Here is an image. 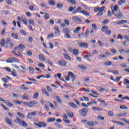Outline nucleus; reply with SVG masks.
I'll return each instance as SVG.
<instances>
[{
	"label": "nucleus",
	"mask_w": 129,
	"mask_h": 129,
	"mask_svg": "<svg viewBox=\"0 0 129 129\" xmlns=\"http://www.w3.org/2000/svg\"><path fill=\"white\" fill-rule=\"evenodd\" d=\"M104 10H105V7L103 6L102 7H97V17H101V16L103 15Z\"/></svg>",
	"instance_id": "nucleus-1"
},
{
	"label": "nucleus",
	"mask_w": 129,
	"mask_h": 129,
	"mask_svg": "<svg viewBox=\"0 0 129 129\" xmlns=\"http://www.w3.org/2000/svg\"><path fill=\"white\" fill-rule=\"evenodd\" d=\"M16 120L18 121V123L21 125L22 126H28V124L25 120H22L19 118V117H17Z\"/></svg>",
	"instance_id": "nucleus-2"
},
{
	"label": "nucleus",
	"mask_w": 129,
	"mask_h": 129,
	"mask_svg": "<svg viewBox=\"0 0 129 129\" xmlns=\"http://www.w3.org/2000/svg\"><path fill=\"white\" fill-rule=\"evenodd\" d=\"M7 63H14V62H20V60L15 57H9L8 60H6Z\"/></svg>",
	"instance_id": "nucleus-3"
},
{
	"label": "nucleus",
	"mask_w": 129,
	"mask_h": 129,
	"mask_svg": "<svg viewBox=\"0 0 129 129\" xmlns=\"http://www.w3.org/2000/svg\"><path fill=\"white\" fill-rule=\"evenodd\" d=\"M79 112L82 116H86V113L88 112V109L85 108L82 110H80Z\"/></svg>",
	"instance_id": "nucleus-4"
},
{
	"label": "nucleus",
	"mask_w": 129,
	"mask_h": 129,
	"mask_svg": "<svg viewBox=\"0 0 129 129\" xmlns=\"http://www.w3.org/2000/svg\"><path fill=\"white\" fill-rule=\"evenodd\" d=\"M72 20H73L74 22H79L80 23H82V19L79 18L76 16H73Z\"/></svg>",
	"instance_id": "nucleus-5"
},
{
	"label": "nucleus",
	"mask_w": 129,
	"mask_h": 129,
	"mask_svg": "<svg viewBox=\"0 0 129 129\" xmlns=\"http://www.w3.org/2000/svg\"><path fill=\"white\" fill-rule=\"evenodd\" d=\"M58 65L61 67H66V65H67V62L64 60H59L58 62Z\"/></svg>",
	"instance_id": "nucleus-6"
},
{
	"label": "nucleus",
	"mask_w": 129,
	"mask_h": 129,
	"mask_svg": "<svg viewBox=\"0 0 129 129\" xmlns=\"http://www.w3.org/2000/svg\"><path fill=\"white\" fill-rule=\"evenodd\" d=\"M79 46L80 48H86L87 49L88 48V44L86 43L80 42L79 43Z\"/></svg>",
	"instance_id": "nucleus-7"
},
{
	"label": "nucleus",
	"mask_w": 129,
	"mask_h": 129,
	"mask_svg": "<svg viewBox=\"0 0 129 129\" xmlns=\"http://www.w3.org/2000/svg\"><path fill=\"white\" fill-rule=\"evenodd\" d=\"M26 48V46L23 44H20L18 46V51H20V52H22L23 51H24V49Z\"/></svg>",
	"instance_id": "nucleus-8"
},
{
	"label": "nucleus",
	"mask_w": 129,
	"mask_h": 129,
	"mask_svg": "<svg viewBox=\"0 0 129 129\" xmlns=\"http://www.w3.org/2000/svg\"><path fill=\"white\" fill-rule=\"evenodd\" d=\"M69 76L71 77V78L72 79L73 81H74V80L75 78H76V76L74 75V74L71 72H68Z\"/></svg>",
	"instance_id": "nucleus-9"
},
{
	"label": "nucleus",
	"mask_w": 129,
	"mask_h": 129,
	"mask_svg": "<svg viewBox=\"0 0 129 129\" xmlns=\"http://www.w3.org/2000/svg\"><path fill=\"white\" fill-rule=\"evenodd\" d=\"M5 120L8 124H9V125H13V121L9 117H5Z\"/></svg>",
	"instance_id": "nucleus-10"
},
{
	"label": "nucleus",
	"mask_w": 129,
	"mask_h": 129,
	"mask_svg": "<svg viewBox=\"0 0 129 129\" xmlns=\"http://www.w3.org/2000/svg\"><path fill=\"white\" fill-rule=\"evenodd\" d=\"M67 114L70 117V118H72L74 116L73 112L70 111L69 110H67L66 111Z\"/></svg>",
	"instance_id": "nucleus-11"
},
{
	"label": "nucleus",
	"mask_w": 129,
	"mask_h": 129,
	"mask_svg": "<svg viewBox=\"0 0 129 129\" xmlns=\"http://www.w3.org/2000/svg\"><path fill=\"white\" fill-rule=\"evenodd\" d=\"M82 8L81 7H78L77 9L73 12V15H75V14H77V13H79L80 11H82Z\"/></svg>",
	"instance_id": "nucleus-12"
},
{
	"label": "nucleus",
	"mask_w": 129,
	"mask_h": 129,
	"mask_svg": "<svg viewBox=\"0 0 129 129\" xmlns=\"http://www.w3.org/2000/svg\"><path fill=\"white\" fill-rule=\"evenodd\" d=\"M11 37H12L13 39H15V40H18L19 38V35L16 34L15 33H12Z\"/></svg>",
	"instance_id": "nucleus-13"
},
{
	"label": "nucleus",
	"mask_w": 129,
	"mask_h": 129,
	"mask_svg": "<svg viewBox=\"0 0 129 129\" xmlns=\"http://www.w3.org/2000/svg\"><path fill=\"white\" fill-rule=\"evenodd\" d=\"M126 23H127V20H121V21H118L116 23V24L117 25H122L123 24H126Z\"/></svg>",
	"instance_id": "nucleus-14"
},
{
	"label": "nucleus",
	"mask_w": 129,
	"mask_h": 129,
	"mask_svg": "<svg viewBox=\"0 0 129 129\" xmlns=\"http://www.w3.org/2000/svg\"><path fill=\"white\" fill-rule=\"evenodd\" d=\"M54 99L56 100L57 102L58 103H60V104H62L63 102H62V100H61V99H60V97L58 96H56Z\"/></svg>",
	"instance_id": "nucleus-15"
},
{
	"label": "nucleus",
	"mask_w": 129,
	"mask_h": 129,
	"mask_svg": "<svg viewBox=\"0 0 129 129\" xmlns=\"http://www.w3.org/2000/svg\"><path fill=\"white\" fill-rule=\"evenodd\" d=\"M0 45L1 47H5V46H6V40H5V39H1L0 42Z\"/></svg>",
	"instance_id": "nucleus-16"
},
{
	"label": "nucleus",
	"mask_w": 129,
	"mask_h": 129,
	"mask_svg": "<svg viewBox=\"0 0 129 129\" xmlns=\"http://www.w3.org/2000/svg\"><path fill=\"white\" fill-rule=\"evenodd\" d=\"M69 104L71 106V107H72L73 108H78L77 105H76V104H75L73 102L69 103Z\"/></svg>",
	"instance_id": "nucleus-17"
},
{
	"label": "nucleus",
	"mask_w": 129,
	"mask_h": 129,
	"mask_svg": "<svg viewBox=\"0 0 129 129\" xmlns=\"http://www.w3.org/2000/svg\"><path fill=\"white\" fill-rule=\"evenodd\" d=\"M63 56L64 57V58L66 59V60H68L69 61H71V57L69 56V55L64 53Z\"/></svg>",
	"instance_id": "nucleus-18"
},
{
	"label": "nucleus",
	"mask_w": 129,
	"mask_h": 129,
	"mask_svg": "<svg viewBox=\"0 0 129 129\" xmlns=\"http://www.w3.org/2000/svg\"><path fill=\"white\" fill-rule=\"evenodd\" d=\"M101 31L105 33L107 31H108V27L107 26H103V27H102Z\"/></svg>",
	"instance_id": "nucleus-19"
},
{
	"label": "nucleus",
	"mask_w": 129,
	"mask_h": 129,
	"mask_svg": "<svg viewBox=\"0 0 129 129\" xmlns=\"http://www.w3.org/2000/svg\"><path fill=\"white\" fill-rule=\"evenodd\" d=\"M23 99L24 100H29L30 99V97L27 96L26 94H24L23 96H21Z\"/></svg>",
	"instance_id": "nucleus-20"
},
{
	"label": "nucleus",
	"mask_w": 129,
	"mask_h": 129,
	"mask_svg": "<svg viewBox=\"0 0 129 129\" xmlns=\"http://www.w3.org/2000/svg\"><path fill=\"white\" fill-rule=\"evenodd\" d=\"M55 120H56V118L52 117V118H48L47 119V121L48 122H53L54 121H55Z\"/></svg>",
	"instance_id": "nucleus-21"
},
{
	"label": "nucleus",
	"mask_w": 129,
	"mask_h": 129,
	"mask_svg": "<svg viewBox=\"0 0 129 129\" xmlns=\"http://www.w3.org/2000/svg\"><path fill=\"white\" fill-rule=\"evenodd\" d=\"M4 102L8 106H10V107L14 106V104H13L12 103L10 102V101L7 100V101H5V102Z\"/></svg>",
	"instance_id": "nucleus-22"
},
{
	"label": "nucleus",
	"mask_w": 129,
	"mask_h": 129,
	"mask_svg": "<svg viewBox=\"0 0 129 129\" xmlns=\"http://www.w3.org/2000/svg\"><path fill=\"white\" fill-rule=\"evenodd\" d=\"M11 74L13 77H17V76H18V75L17 74V71H16V70H14L13 71H12Z\"/></svg>",
	"instance_id": "nucleus-23"
},
{
	"label": "nucleus",
	"mask_w": 129,
	"mask_h": 129,
	"mask_svg": "<svg viewBox=\"0 0 129 129\" xmlns=\"http://www.w3.org/2000/svg\"><path fill=\"white\" fill-rule=\"evenodd\" d=\"M79 14H83L84 16H89V13H87V12L83 10L82 11L79 12Z\"/></svg>",
	"instance_id": "nucleus-24"
},
{
	"label": "nucleus",
	"mask_w": 129,
	"mask_h": 129,
	"mask_svg": "<svg viewBox=\"0 0 129 129\" xmlns=\"http://www.w3.org/2000/svg\"><path fill=\"white\" fill-rule=\"evenodd\" d=\"M113 121L114 122V123H116L117 124H119L120 125H124V123L122 122L116 120H114Z\"/></svg>",
	"instance_id": "nucleus-25"
},
{
	"label": "nucleus",
	"mask_w": 129,
	"mask_h": 129,
	"mask_svg": "<svg viewBox=\"0 0 129 129\" xmlns=\"http://www.w3.org/2000/svg\"><path fill=\"white\" fill-rule=\"evenodd\" d=\"M28 69H29V71L30 73H31V74H34L35 72H34V70L33 68L29 67L28 68Z\"/></svg>",
	"instance_id": "nucleus-26"
},
{
	"label": "nucleus",
	"mask_w": 129,
	"mask_h": 129,
	"mask_svg": "<svg viewBox=\"0 0 129 129\" xmlns=\"http://www.w3.org/2000/svg\"><path fill=\"white\" fill-rule=\"evenodd\" d=\"M39 124H40L41 127H45L47 126V124L43 121L39 122Z\"/></svg>",
	"instance_id": "nucleus-27"
},
{
	"label": "nucleus",
	"mask_w": 129,
	"mask_h": 129,
	"mask_svg": "<svg viewBox=\"0 0 129 129\" xmlns=\"http://www.w3.org/2000/svg\"><path fill=\"white\" fill-rule=\"evenodd\" d=\"M48 5H49V6H55V2L53 0H49L48 1Z\"/></svg>",
	"instance_id": "nucleus-28"
},
{
	"label": "nucleus",
	"mask_w": 129,
	"mask_h": 129,
	"mask_svg": "<svg viewBox=\"0 0 129 129\" xmlns=\"http://www.w3.org/2000/svg\"><path fill=\"white\" fill-rule=\"evenodd\" d=\"M62 32L63 33V34H69V33H70V30H69L67 28H65L63 29Z\"/></svg>",
	"instance_id": "nucleus-29"
},
{
	"label": "nucleus",
	"mask_w": 129,
	"mask_h": 129,
	"mask_svg": "<svg viewBox=\"0 0 129 129\" xmlns=\"http://www.w3.org/2000/svg\"><path fill=\"white\" fill-rule=\"evenodd\" d=\"M88 36H89V30H88V29H87L84 33L85 38H87Z\"/></svg>",
	"instance_id": "nucleus-30"
},
{
	"label": "nucleus",
	"mask_w": 129,
	"mask_h": 129,
	"mask_svg": "<svg viewBox=\"0 0 129 129\" xmlns=\"http://www.w3.org/2000/svg\"><path fill=\"white\" fill-rule=\"evenodd\" d=\"M104 64L105 66H110V65H112V62H111V61H105Z\"/></svg>",
	"instance_id": "nucleus-31"
},
{
	"label": "nucleus",
	"mask_w": 129,
	"mask_h": 129,
	"mask_svg": "<svg viewBox=\"0 0 129 129\" xmlns=\"http://www.w3.org/2000/svg\"><path fill=\"white\" fill-rule=\"evenodd\" d=\"M78 50H77V49H74L73 50V54L74 55H75V56H77V55H78Z\"/></svg>",
	"instance_id": "nucleus-32"
},
{
	"label": "nucleus",
	"mask_w": 129,
	"mask_h": 129,
	"mask_svg": "<svg viewBox=\"0 0 129 129\" xmlns=\"http://www.w3.org/2000/svg\"><path fill=\"white\" fill-rule=\"evenodd\" d=\"M81 30V27H78L76 28V30H74V34H77L78 32H79Z\"/></svg>",
	"instance_id": "nucleus-33"
},
{
	"label": "nucleus",
	"mask_w": 129,
	"mask_h": 129,
	"mask_svg": "<svg viewBox=\"0 0 129 129\" xmlns=\"http://www.w3.org/2000/svg\"><path fill=\"white\" fill-rule=\"evenodd\" d=\"M39 59L41 60V61H45V57L43 54H40L39 56Z\"/></svg>",
	"instance_id": "nucleus-34"
},
{
	"label": "nucleus",
	"mask_w": 129,
	"mask_h": 129,
	"mask_svg": "<svg viewBox=\"0 0 129 129\" xmlns=\"http://www.w3.org/2000/svg\"><path fill=\"white\" fill-rule=\"evenodd\" d=\"M54 125H55V126H57V127H58V128H62L63 127L62 126V125H61V124H60L58 123L57 122H55L54 123Z\"/></svg>",
	"instance_id": "nucleus-35"
},
{
	"label": "nucleus",
	"mask_w": 129,
	"mask_h": 129,
	"mask_svg": "<svg viewBox=\"0 0 129 129\" xmlns=\"http://www.w3.org/2000/svg\"><path fill=\"white\" fill-rule=\"evenodd\" d=\"M125 3V0H120L118 2V6H121V5Z\"/></svg>",
	"instance_id": "nucleus-36"
},
{
	"label": "nucleus",
	"mask_w": 129,
	"mask_h": 129,
	"mask_svg": "<svg viewBox=\"0 0 129 129\" xmlns=\"http://www.w3.org/2000/svg\"><path fill=\"white\" fill-rule=\"evenodd\" d=\"M38 97H39V93H38V92L35 93V94L33 97V99H37V98H38Z\"/></svg>",
	"instance_id": "nucleus-37"
},
{
	"label": "nucleus",
	"mask_w": 129,
	"mask_h": 129,
	"mask_svg": "<svg viewBox=\"0 0 129 129\" xmlns=\"http://www.w3.org/2000/svg\"><path fill=\"white\" fill-rule=\"evenodd\" d=\"M17 114L21 118H25V115H24L23 113H21L20 112H17Z\"/></svg>",
	"instance_id": "nucleus-38"
},
{
	"label": "nucleus",
	"mask_w": 129,
	"mask_h": 129,
	"mask_svg": "<svg viewBox=\"0 0 129 129\" xmlns=\"http://www.w3.org/2000/svg\"><path fill=\"white\" fill-rule=\"evenodd\" d=\"M69 4H72L73 5H76V1L75 0H68Z\"/></svg>",
	"instance_id": "nucleus-39"
},
{
	"label": "nucleus",
	"mask_w": 129,
	"mask_h": 129,
	"mask_svg": "<svg viewBox=\"0 0 129 129\" xmlns=\"http://www.w3.org/2000/svg\"><path fill=\"white\" fill-rule=\"evenodd\" d=\"M75 9H76V7H70L68 9V11L70 12V13H71V12H73V11H74V10H75Z\"/></svg>",
	"instance_id": "nucleus-40"
},
{
	"label": "nucleus",
	"mask_w": 129,
	"mask_h": 129,
	"mask_svg": "<svg viewBox=\"0 0 129 129\" xmlns=\"http://www.w3.org/2000/svg\"><path fill=\"white\" fill-rule=\"evenodd\" d=\"M42 92L43 94H45L46 96H49V93L45 89L42 90Z\"/></svg>",
	"instance_id": "nucleus-41"
},
{
	"label": "nucleus",
	"mask_w": 129,
	"mask_h": 129,
	"mask_svg": "<svg viewBox=\"0 0 129 129\" xmlns=\"http://www.w3.org/2000/svg\"><path fill=\"white\" fill-rule=\"evenodd\" d=\"M30 104L31 105H36V104H38V103L36 101H31L29 102Z\"/></svg>",
	"instance_id": "nucleus-42"
},
{
	"label": "nucleus",
	"mask_w": 129,
	"mask_h": 129,
	"mask_svg": "<svg viewBox=\"0 0 129 129\" xmlns=\"http://www.w3.org/2000/svg\"><path fill=\"white\" fill-rule=\"evenodd\" d=\"M40 5L42 8H44L45 9H49V7H48V6H47V5L46 4H44L43 3H41Z\"/></svg>",
	"instance_id": "nucleus-43"
},
{
	"label": "nucleus",
	"mask_w": 129,
	"mask_h": 129,
	"mask_svg": "<svg viewBox=\"0 0 129 129\" xmlns=\"http://www.w3.org/2000/svg\"><path fill=\"white\" fill-rule=\"evenodd\" d=\"M123 84L124 85H127V84H129V80L127 79H125L124 80Z\"/></svg>",
	"instance_id": "nucleus-44"
},
{
	"label": "nucleus",
	"mask_w": 129,
	"mask_h": 129,
	"mask_svg": "<svg viewBox=\"0 0 129 129\" xmlns=\"http://www.w3.org/2000/svg\"><path fill=\"white\" fill-rule=\"evenodd\" d=\"M29 24H31V25H32V26H35V22H34V20L30 19L28 21Z\"/></svg>",
	"instance_id": "nucleus-45"
},
{
	"label": "nucleus",
	"mask_w": 129,
	"mask_h": 129,
	"mask_svg": "<svg viewBox=\"0 0 129 129\" xmlns=\"http://www.w3.org/2000/svg\"><path fill=\"white\" fill-rule=\"evenodd\" d=\"M21 88L23 90H28L29 89V88H27V86H25V85H22Z\"/></svg>",
	"instance_id": "nucleus-46"
},
{
	"label": "nucleus",
	"mask_w": 129,
	"mask_h": 129,
	"mask_svg": "<svg viewBox=\"0 0 129 129\" xmlns=\"http://www.w3.org/2000/svg\"><path fill=\"white\" fill-rule=\"evenodd\" d=\"M87 124L88 125H89V126H93L94 123H93V122L92 121H88Z\"/></svg>",
	"instance_id": "nucleus-47"
},
{
	"label": "nucleus",
	"mask_w": 129,
	"mask_h": 129,
	"mask_svg": "<svg viewBox=\"0 0 129 129\" xmlns=\"http://www.w3.org/2000/svg\"><path fill=\"white\" fill-rule=\"evenodd\" d=\"M48 46L50 49H51V50H53V49L54 48V45L51 42L48 43Z\"/></svg>",
	"instance_id": "nucleus-48"
},
{
	"label": "nucleus",
	"mask_w": 129,
	"mask_h": 129,
	"mask_svg": "<svg viewBox=\"0 0 129 129\" xmlns=\"http://www.w3.org/2000/svg\"><path fill=\"white\" fill-rule=\"evenodd\" d=\"M44 18L46 20H49V19H50V15L48 14L47 13H45Z\"/></svg>",
	"instance_id": "nucleus-49"
},
{
	"label": "nucleus",
	"mask_w": 129,
	"mask_h": 129,
	"mask_svg": "<svg viewBox=\"0 0 129 129\" xmlns=\"http://www.w3.org/2000/svg\"><path fill=\"white\" fill-rule=\"evenodd\" d=\"M56 7L57 8V9H62V8H63V4H57Z\"/></svg>",
	"instance_id": "nucleus-50"
},
{
	"label": "nucleus",
	"mask_w": 129,
	"mask_h": 129,
	"mask_svg": "<svg viewBox=\"0 0 129 129\" xmlns=\"http://www.w3.org/2000/svg\"><path fill=\"white\" fill-rule=\"evenodd\" d=\"M108 114L109 116H113L114 114H113V112L111 111H108Z\"/></svg>",
	"instance_id": "nucleus-51"
},
{
	"label": "nucleus",
	"mask_w": 129,
	"mask_h": 129,
	"mask_svg": "<svg viewBox=\"0 0 129 129\" xmlns=\"http://www.w3.org/2000/svg\"><path fill=\"white\" fill-rule=\"evenodd\" d=\"M109 22V19H105V20H104L102 22V24H103V25H106V24H108Z\"/></svg>",
	"instance_id": "nucleus-52"
},
{
	"label": "nucleus",
	"mask_w": 129,
	"mask_h": 129,
	"mask_svg": "<svg viewBox=\"0 0 129 129\" xmlns=\"http://www.w3.org/2000/svg\"><path fill=\"white\" fill-rule=\"evenodd\" d=\"M115 16H116V17L117 18H122V16H123V15H122V13L119 12L118 15H116V14Z\"/></svg>",
	"instance_id": "nucleus-53"
},
{
	"label": "nucleus",
	"mask_w": 129,
	"mask_h": 129,
	"mask_svg": "<svg viewBox=\"0 0 129 129\" xmlns=\"http://www.w3.org/2000/svg\"><path fill=\"white\" fill-rule=\"evenodd\" d=\"M64 23L66 24V25H67V26H69V25L70 24V22L69 21V20H67V19H65L64 20Z\"/></svg>",
	"instance_id": "nucleus-54"
},
{
	"label": "nucleus",
	"mask_w": 129,
	"mask_h": 129,
	"mask_svg": "<svg viewBox=\"0 0 129 129\" xmlns=\"http://www.w3.org/2000/svg\"><path fill=\"white\" fill-rule=\"evenodd\" d=\"M20 33H21V34L23 35V36H26L27 35L26 31H25V30H20Z\"/></svg>",
	"instance_id": "nucleus-55"
},
{
	"label": "nucleus",
	"mask_w": 129,
	"mask_h": 129,
	"mask_svg": "<svg viewBox=\"0 0 129 129\" xmlns=\"http://www.w3.org/2000/svg\"><path fill=\"white\" fill-rule=\"evenodd\" d=\"M126 115V113H122L118 114V116L120 117V116H125Z\"/></svg>",
	"instance_id": "nucleus-56"
},
{
	"label": "nucleus",
	"mask_w": 129,
	"mask_h": 129,
	"mask_svg": "<svg viewBox=\"0 0 129 129\" xmlns=\"http://www.w3.org/2000/svg\"><path fill=\"white\" fill-rule=\"evenodd\" d=\"M14 103H16L17 104H22V101H19L18 100H16L13 101Z\"/></svg>",
	"instance_id": "nucleus-57"
},
{
	"label": "nucleus",
	"mask_w": 129,
	"mask_h": 129,
	"mask_svg": "<svg viewBox=\"0 0 129 129\" xmlns=\"http://www.w3.org/2000/svg\"><path fill=\"white\" fill-rule=\"evenodd\" d=\"M54 33H55V36H59V35H60V31L55 30Z\"/></svg>",
	"instance_id": "nucleus-58"
},
{
	"label": "nucleus",
	"mask_w": 129,
	"mask_h": 129,
	"mask_svg": "<svg viewBox=\"0 0 129 129\" xmlns=\"http://www.w3.org/2000/svg\"><path fill=\"white\" fill-rule=\"evenodd\" d=\"M38 66L39 67H42V68H45V65L43 64L42 62L38 63Z\"/></svg>",
	"instance_id": "nucleus-59"
},
{
	"label": "nucleus",
	"mask_w": 129,
	"mask_h": 129,
	"mask_svg": "<svg viewBox=\"0 0 129 129\" xmlns=\"http://www.w3.org/2000/svg\"><path fill=\"white\" fill-rule=\"evenodd\" d=\"M46 90L48 92H52V89L49 86H46Z\"/></svg>",
	"instance_id": "nucleus-60"
},
{
	"label": "nucleus",
	"mask_w": 129,
	"mask_h": 129,
	"mask_svg": "<svg viewBox=\"0 0 129 129\" xmlns=\"http://www.w3.org/2000/svg\"><path fill=\"white\" fill-rule=\"evenodd\" d=\"M22 21L23 23L24 24V25H27V20L26 19V18H22Z\"/></svg>",
	"instance_id": "nucleus-61"
},
{
	"label": "nucleus",
	"mask_w": 129,
	"mask_h": 129,
	"mask_svg": "<svg viewBox=\"0 0 129 129\" xmlns=\"http://www.w3.org/2000/svg\"><path fill=\"white\" fill-rule=\"evenodd\" d=\"M54 77H58V79H60L61 78V74L60 73H57L56 75H54Z\"/></svg>",
	"instance_id": "nucleus-62"
},
{
	"label": "nucleus",
	"mask_w": 129,
	"mask_h": 129,
	"mask_svg": "<svg viewBox=\"0 0 129 129\" xmlns=\"http://www.w3.org/2000/svg\"><path fill=\"white\" fill-rule=\"evenodd\" d=\"M120 109H127V107L124 106V105H121L120 106Z\"/></svg>",
	"instance_id": "nucleus-63"
},
{
	"label": "nucleus",
	"mask_w": 129,
	"mask_h": 129,
	"mask_svg": "<svg viewBox=\"0 0 129 129\" xmlns=\"http://www.w3.org/2000/svg\"><path fill=\"white\" fill-rule=\"evenodd\" d=\"M98 44H99V46H100V47H103V43H102V42H101V41H100V40H98Z\"/></svg>",
	"instance_id": "nucleus-64"
}]
</instances>
